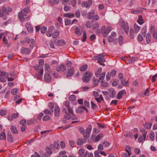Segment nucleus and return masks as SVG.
<instances>
[{
  "label": "nucleus",
  "mask_w": 157,
  "mask_h": 157,
  "mask_svg": "<svg viewBox=\"0 0 157 157\" xmlns=\"http://www.w3.org/2000/svg\"><path fill=\"white\" fill-rule=\"evenodd\" d=\"M109 96L112 98H114L115 97L116 95V92L114 90V89L111 88L109 89Z\"/></svg>",
  "instance_id": "nucleus-14"
},
{
  "label": "nucleus",
  "mask_w": 157,
  "mask_h": 157,
  "mask_svg": "<svg viewBox=\"0 0 157 157\" xmlns=\"http://www.w3.org/2000/svg\"><path fill=\"white\" fill-rule=\"evenodd\" d=\"M140 131L142 133H143L142 135L144 137V139L145 140L146 138L147 132L145 131L144 128H141L140 129Z\"/></svg>",
  "instance_id": "nucleus-23"
},
{
  "label": "nucleus",
  "mask_w": 157,
  "mask_h": 157,
  "mask_svg": "<svg viewBox=\"0 0 157 157\" xmlns=\"http://www.w3.org/2000/svg\"><path fill=\"white\" fill-rule=\"evenodd\" d=\"M53 146L54 147L57 149H59V144L58 142H55L53 144Z\"/></svg>",
  "instance_id": "nucleus-46"
},
{
  "label": "nucleus",
  "mask_w": 157,
  "mask_h": 157,
  "mask_svg": "<svg viewBox=\"0 0 157 157\" xmlns=\"http://www.w3.org/2000/svg\"><path fill=\"white\" fill-rule=\"evenodd\" d=\"M44 113L45 114H49V115H52V113L48 109H46L44 110Z\"/></svg>",
  "instance_id": "nucleus-49"
},
{
  "label": "nucleus",
  "mask_w": 157,
  "mask_h": 157,
  "mask_svg": "<svg viewBox=\"0 0 157 157\" xmlns=\"http://www.w3.org/2000/svg\"><path fill=\"white\" fill-rule=\"evenodd\" d=\"M60 109L58 106H56L54 109V115L56 117H58L59 115Z\"/></svg>",
  "instance_id": "nucleus-17"
},
{
  "label": "nucleus",
  "mask_w": 157,
  "mask_h": 157,
  "mask_svg": "<svg viewBox=\"0 0 157 157\" xmlns=\"http://www.w3.org/2000/svg\"><path fill=\"white\" fill-rule=\"evenodd\" d=\"M114 40V37L111 36H109L108 38V41L110 43L112 42Z\"/></svg>",
  "instance_id": "nucleus-48"
},
{
  "label": "nucleus",
  "mask_w": 157,
  "mask_h": 157,
  "mask_svg": "<svg viewBox=\"0 0 157 157\" xmlns=\"http://www.w3.org/2000/svg\"><path fill=\"white\" fill-rule=\"evenodd\" d=\"M25 26L29 32L31 33L33 31V29L29 23H26L25 24Z\"/></svg>",
  "instance_id": "nucleus-18"
},
{
  "label": "nucleus",
  "mask_w": 157,
  "mask_h": 157,
  "mask_svg": "<svg viewBox=\"0 0 157 157\" xmlns=\"http://www.w3.org/2000/svg\"><path fill=\"white\" fill-rule=\"evenodd\" d=\"M119 23L122 29L124 30L126 34H128L129 31V26L127 22H125L123 19H120Z\"/></svg>",
  "instance_id": "nucleus-1"
},
{
  "label": "nucleus",
  "mask_w": 157,
  "mask_h": 157,
  "mask_svg": "<svg viewBox=\"0 0 157 157\" xmlns=\"http://www.w3.org/2000/svg\"><path fill=\"white\" fill-rule=\"evenodd\" d=\"M75 14L74 13H67L64 14V16L65 17L71 18L74 17Z\"/></svg>",
  "instance_id": "nucleus-22"
},
{
  "label": "nucleus",
  "mask_w": 157,
  "mask_h": 157,
  "mask_svg": "<svg viewBox=\"0 0 157 157\" xmlns=\"http://www.w3.org/2000/svg\"><path fill=\"white\" fill-rule=\"evenodd\" d=\"M83 29L81 26H79L75 29V33L76 35L78 36H80L82 34Z\"/></svg>",
  "instance_id": "nucleus-10"
},
{
  "label": "nucleus",
  "mask_w": 157,
  "mask_h": 157,
  "mask_svg": "<svg viewBox=\"0 0 157 157\" xmlns=\"http://www.w3.org/2000/svg\"><path fill=\"white\" fill-rule=\"evenodd\" d=\"M102 71V68L101 67H99L97 71L95 72V75L96 77H98L100 73Z\"/></svg>",
  "instance_id": "nucleus-34"
},
{
  "label": "nucleus",
  "mask_w": 157,
  "mask_h": 157,
  "mask_svg": "<svg viewBox=\"0 0 157 157\" xmlns=\"http://www.w3.org/2000/svg\"><path fill=\"white\" fill-rule=\"evenodd\" d=\"M76 96L74 95H72L70 96L69 98V100L70 101H73L75 100Z\"/></svg>",
  "instance_id": "nucleus-42"
},
{
  "label": "nucleus",
  "mask_w": 157,
  "mask_h": 157,
  "mask_svg": "<svg viewBox=\"0 0 157 157\" xmlns=\"http://www.w3.org/2000/svg\"><path fill=\"white\" fill-rule=\"evenodd\" d=\"M151 36L150 33H148L146 36V41L147 44H149L151 42Z\"/></svg>",
  "instance_id": "nucleus-28"
},
{
  "label": "nucleus",
  "mask_w": 157,
  "mask_h": 157,
  "mask_svg": "<svg viewBox=\"0 0 157 157\" xmlns=\"http://www.w3.org/2000/svg\"><path fill=\"white\" fill-rule=\"evenodd\" d=\"M143 21V20L141 16L140 15L139 16V19L138 20V22L140 25H142L143 23V22H141Z\"/></svg>",
  "instance_id": "nucleus-44"
},
{
  "label": "nucleus",
  "mask_w": 157,
  "mask_h": 157,
  "mask_svg": "<svg viewBox=\"0 0 157 157\" xmlns=\"http://www.w3.org/2000/svg\"><path fill=\"white\" fill-rule=\"evenodd\" d=\"M6 114V112L4 110H0V115L1 116H5Z\"/></svg>",
  "instance_id": "nucleus-56"
},
{
  "label": "nucleus",
  "mask_w": 157,
  "mask_h": 157,
  "mask_svg": "<svg viewBox=\"0 0 157 157\" xmlns=\"http://www.w3.org/2000/svg\"><path fill=\"white\" fill-rule=\"evenodd\" d=\"M65 24V25L68 26L71 23V21L67 18L64 19Z\"/></svg>",
  "instance_id": "nucleus-43"
},
{
  "label": "nucleus",
  "mask_w": 157,
  "mask_h": 157,
  "mask_svg": "<svg viewBox=\"0 0 157 157\" xmlns=\"http://www.w3.org/2000/svg\"><path fill=\"white\" fill-rule=\"evenodd\" d=\"M77 143L79 145H82L83 144V141L80 138L78 139Z\"/></svg>",
  "instance_id": "nucleus-52"
},
{
  "label": "nucleus",
  "mask_w": 157,
  "mask_h": 157,
  "mask_svg": "<svg viewBox=\"0 0 157 157\" xmlns=\"http://www.w3.org/2000/svg\"><path fill=\"white\" fill-rule=\"evenodd\" d=\"M103 144L104 147H107L109 146L110 145V144L109 143L107 142V141H104V142Z\"/></svg>",
  "instance_id": "nucleus-60"
},
{
  "label": "nucleus",
  "mask_w": 157,
  "mask_h": 157,
  "mask_svg": "<svg viewBox=\"0 0 157 157\" xmlns=\"http://www.w3.org/2000/svg\"><path fill=\"white\" fill-rule=\"evenodd\" d=\"M125 93L126 92L124 90H123L119 91L117 95V98L118 99L121 98L122 95Z\"/></svg>",
  "instance_id": "nucleus-26"
},
{
  "label": "nucleus",
  "mask_w": 157,
  "mask_h": 157,
  "mask_svg": "<svg viewBox=\"0 0 157 157\" xmlns=\"http://www.w3.org/2000/svg\"><path fill=\"white\" fill-rule=\"evenodd\" d=\"M119 42L120 46H122L123 44V37L121 35H120L119 36Z\"/></svg>",
  "instance_id": "nucleus-32"
},
{
  "label": "nucleus",
  "mask_w": 157,
  "mask_h": 157,
  "mask_svg": "<svg viewBox=\"0 0 157 157\" xmlns=\"http://www.w3.org/2000/svg\"><path fill=\"white\" fill-rule=\"evenodd\" d=\"M99 25L98 23H96L94 25H93V30H95L98 29L99 28Z\"/></svg>",
  "instance_id": "nucleus-36"
},
{
  "label": "nucleus",
  "mask_w": 157,
  "mask_h": 157,
  "mask_svg": "<svg viewBox=\"0 0 157 157\" xmlns=\"http://www.w3.org/2000/svg\"><path fill=\"white\" fill-rule=\"evenodd\" d=\"M63 112L65 113V114L64 115V117L67 120L70 119L71 116L67 108H63Z\"/></svg>",
  "instance_id": "nucleus-7"
},
{
  "label": "nucleus",
  "mask_w": 157,
  "mask_h": 157,
  "mask_svg": "<svg viewBox=\"0 0 157 157\" xmlns=\"http://www.w3.org/2000/svg\"><path fill=\"white\" fill-rule=\"evenodd\" d=\"M75 72L74 69L73 67H71L69 70L67 74L66 75V77L68 78L72 76L74 74Z\"/></svg>",
  "instance_id": "nucleus-12"
},
{
  "label": "nucleus",
  "mask_w": 157,
  "mask_h": 157,
  "mask_svg": "<svg viewBox=\"0 0 157 157\" xmlns=\"http://www.w3.org/2000/svg\"><path fill=\"white\" fill-rule=\"evenodd\" d=\"M87 64L84 65L80 68V70L82 71H84L87 70Z\"/></svg>",
  "instance_id": "nucleus-35"
},
{
  "label": "nucleus",
  "mask_w": 157,
  "mask_h": 157,
  "mask_svg": "<svg viewBox=\"0 0 157 157\" xmlns=\"http://www.w3.org/2000/svg\"><path fill=\"white\" fill-rule=\"evenodd\" d=\"M18 91V90L17 89H13L11 91V93L15 95L16 93Z\"/></svg>",
  "instance_id": "nucleus-55"
},
{
  "label": "nucleus",
  "mask_w": 157,
  "mask_h": 157,
  "mask_svg": "<svg viewBox=\"0 0 157 157\" xmlns=\"http://www.w3.org/2000/svg\"><path fill=\"white\" fill-rule=\"evenodd\" d=\"M137 39L139 42H140L143 40V36H141V35L139 34L138 36Z\"/></svg>",
  "instance_id": "nucleus-61"
},
{
  "label": "nucleus",
  "mask_w": 157,
  "mask_h": 157,
  "mask_svg": "<svg viewBox=\"0 0 157 157\" xmlns=\"http://www.w3.org/2000/svg\"><path fill=\"white\" fill-rule=\"evenodd\" d=\"M55 27L53 26H50L48 29V31L52 33L53 31L55 29Z\"/></svg>",
  "instance_id": "nucleus-57"
},
{
  "label": "nucleus",
  "mask_w": 157,
  "mask_h": 157,
  "mask_svg": "<svg viewBox=\"0 0 157 157\" xmlns=\"http://www.w3.org/2000/svg\"><path fill=\"white\" fill-rule=\"evenodd\" d=\"M7 139L8 141L10 142H13V139L11 134H9L8 132L7 135Z\"/></svg>",
  "instance_id": "nucleus-27"
},
{
  "label": "nucleus",
  "mask_w": 157,
  "mask_h": 157,
  "mask_svg": "<svg viewBox=\"0 0 157 157\" xmlns=\"http://www.w3.org/2000/svg\"><path fill=\"white\" fill-rule=\"evenodd\" d=\"M78 130L82 134L84 135L85 134V131L84 128L82 127L79 128Z\"/></svg>",
  "instance_id": "nucleus-53"
},
{
  "label": "nucleus",
  "mask_w": 157,
  "mask_h": 157,
  "mask_svg": "<svg viewBox=\"0 0 157 157\" xmlns=\"http://www.w3.org/2000/svg\"><path fill=\"white\" fill-rule=\"evenodd\" d=\"M59 34V31L58 30H56L53 33H52V37L53 38H56L58 35Z\"/></svg>",
  "instance_id": "nucleus-37"
},
{
  "label": "nucleus",
  "mask_w": 157,
  "mask_h": 157,
  "mask_svg": "<svg viewBox=\"0 0 157 157\" xmlns=\"http://www.w3.org/2000/svg\"><path fill=\"white\" fill-rule=\"evenodd\" d=\"M92 74L91 72L90 71H87L83 77L82 81L85 82H88Z\"/></svg>",
  "instance_id": "nucleus-3"
},
{
  "label": "nucleus",
  "mask_w": 157,
  "mask_h": 157,
  "mask_svg": "<svg viewBox=\"0 0 157 157\" xmlns=\"http://www.w3.org/2000/svg\"><path fill=\"white\" fill-rule=\"evenodd\" d=\"M70 103L68 101H65L64 105L68 109L69 113L71 114L74 115L73 111L72 108L69 105Z\"/></svg>",
  "instance_id": "nucleus-9"
},
{
  "label": "nucleus",
  "mask_w": 157,
  "mask_h": 157,
  "mask_svg": "<svg viewBox=\"0 0 157 157\" xmlns=\"http://www.w3.org/2000/svg\"><path fill=\"white\" fill-rule=\"evenodd\" d=\"M27 14L28 13L25 12L22 13V10L21 12L19 13L18 15L20 20L22 21H24L25 19L24 17L26 16Z\"/></svg>",
  "instance_id": "nucleus-8"
},
{
  "label": "nucleus",
  "mask_w": 157,
  "mask_h": 157,
  "mask_svg": "<svg viewBox=\"0 0 157 157\" xmlns=\"http://www.w3.org/2000/svg\"><path fill=\"white\" fill-rule=\"evenodd\" d=\"M46 151L47 153L48 154L50 155L52 153V150L51 148L48 147L46 148Z\"/></svg>",
  "instance_id": "nucleus-63"
},
{
  "label": "nucleus",
  "mask_w": 157,
  "mask_h": 157,
  "mask_svg": "<svg viewBox=\"0 0 157 157\" xmlns=\"http://www.w3.org/2000/svg\"><path fill=\"white\" fill-rule=\"evenodd\" d=\"M101 86L104 87H107L109 85V83L107 82H104L102 81L101 82Z\"/></svg>",
  "instance_id": "nucleus-38"
},
{
  "label": "nucleus",
  "mask_w": 157,
  "mask_h": 157,
  "mask_svg": "<svg viewBox=\"0 0 157 157\" xmlns=\"http://www.w3.org/2000/svg\"><path fill=\"white\" fill-rule=\"evenodd\" d=\"M43 73V68L40 69L39 72L36 74V76L38 78L41 77Z\"/></svg>",
  "instance_id": "nucleus-24"
},
{
  "label": "nucleus",
  "mask_w": 157,
  "mask_h": 157,
  "mask_svg": "<svg viewBox=\"0 0 157 157\" xmlns=\"http://www.w3.org/2000/svg\"><path fill=\"white\" fill-rule=\"evenodd\" d=\"M22 99L20 98V97L19 95L16 96L14 99V101L17 104H20L22 101Z\"/></svg>",
  "instance_id": "nucleus-21"
},
{
  "label": "nucleus",
  "mask_w": 157,
  "mask_h": 157,
  "mask_svg": "<svg viewBox=\"0 0 157 157\" xmlns=\"http://www.w3.org/2000/svg\"><path fill=\"white\" fill-rule=\"evenodd\" d=\"M83 38L82 39V41L83 42H85L86 39V34L85 31L84 32L83 34Z\"/></svg>",
  "instance_id": "nucleus-51"
},
{
  "label": "nucleus",
  "mask_w": 157,
  "mask_h": 157,
  "mask_svg": "<svg viewBox=\"0 0 157 157\" xmlns=\"http://www.w3.org/2000/svg\"><path fill=\"white\" fill-rule=\"evenodd\" d=\"M2 10L4 13L5 14H8L9 12H11L12 11V9L9 7L6 8L5 6H3L2 8Z\"/></svg>",
  "instance_id": "nucleus-15"
},
{
  "label": "nucleus",
  "mask_w": 157,
  "mask_h": 157,
  "mask_svg": "<svg viewBox=\"0 0 157 157\" xmlns=\"http://www.w3.org/2000/svg\"><path fill=\"white\" fill-rule=\"evenodd\" d=\"M92 129V126L90 124L88 125L86 130V134H90V132Z\"/></svg>",
  "instance_id": "nucleus-25"
},
{
  "label": "nucleus",
  "mask_w": 157,
  "mask_h": 157,
  "mask_svg": "<svg viewBox=\"0 0 157 157\" xmlns=\"http://www.w3.org/2000/svg\"><path fill=\"white\" fill-rule=\"evenodd\" d=\"M94 155H95V157H101V156L99 154V152L97 151H95Z\"/></svg>",
  "instance_id": "nucleus-64"
},
{
  "label": "nucleus",
  "mask_w": 157,
  "mask_h": 157,
  "mask_svg": "<svg viewBox=\"0 0 157 157\" xmlns=\"http://www.w3.org/2000/svg\"><path fill=\"white\" fill-rule=\"evenodd\" d=\"M121 83L124 86H126L127 83L128 82V81H127L126 79L124 78L123 80H121Z\"/></svg>",
  "instance_id": "nucleus-45"
},
{
  "label": "nucleus",
  "mask_w": 157,
  "mask_h": 157,
  "mask_svg": "<svg viewBox=\"0 0 157 157\" xmlns=\"http://www.w3.org/2000/svg\"><path fill=\"white\" fill-rule=\"evenodd\" d=\"M111 30V26H109L106 29L105 26H103L101 29V33L102 34L103 36L104 37H106Z\"/></svg>",
  "instance_id": "nucleus-2"
},
{
  "label": "nucleus",
  "mask_w": 157,
  "mask_h": 157,
  "mask_svg": "<svg viewBox=\"0 0 157 157\" xmlns=\"http://www.w3.org/2000/svg\"><path fill=\"white\" fill-rule=\"evenodd\" d=\"M25 42L28 44H30L29 47L31 48H33L35 46V41L33 39H29L26 38L25 40Z\"/></svg>",
  "instance_id": "nucleus-5"
},
{
  "label": "nucleus",
  "mask_w": 157,
  "mask_h": 157,
  "mask_svg": "<svg viewBox=\"0 0 157 157\" xmlns=\"http://www.w3.org/2000/svg\"><path fill=\"white\" fill-rule=\"evenodd\" d=\"M103 136V135L102 133H100L98 134L97 136H96V138L94 141L95 142H98L100 140L101 138Z\"/></svg>",
  "instance_id": "nucleus-29"
},
{
  "label": "nucleus",
  "mask_w": 157,
  "mask_h": 157,
  "mask_svg": "<svg viewBox=\"0 0 157 157\" xmlns=\"http://www.w3.org/2000/svg\"><path fill=\"white\" fill-rule=\"evenodd\" d=\"M47 27L45 26H43L42 28L40 29V32L42 34H44L45 31L46 30Z\"/></svg>",
  "instance_id": "nucleus-50"
},
{
  "label": "nucleus",
  "mask_w": 157,
  "mask_h": 157,
  "mask_svg": "<svg viewBox=\"0 0 157 157\" xmlns=\"http://www.w3.org/2000/svg\"><path fill=\"white\" fill-rule=\"evenodd\" d=\"M91 107L93 109H95L97 108V105L94 104L93 101H91Z\"/></svg>",
  "instance_id": "nucleus-54"
},
{
  "label": "nucleus",
  "mask_w": 157,
  "mask_h": 157,
  "mask_svg": "<svg viewBox=\"0 0 157 157\" xmlns=\"http://www.w3.org/2000/svg\"><path fill=\"white\" fill-rule=\"evenodd\" d=\"M116 71L113 70L111 71L110 73V74L111 75L112 77H114L116 75Z\"/></svg>",
  "instance_id": "nucleus-59"
},
{
  "label": "nucleus",
  "mask_w": 157,
  "mask_h": 157,
  "mask_svg": "<svg viewBox=\"0 0 157 157\" xmlns=\"http://www.w3.org/2000/svg\"><path fill=\"white\" fill-rule=\"evenodd\" d=\"M44 78L46 81L50 82L52 80V77L48 73H46L44 75Z\"/></svg>",
  "instance_id": "nucleus-16"
},
{
  "label": "nucleus",
  "mask_w": 157,
  "mask_h": 157,
  "mask_svg": "<svg viewBox=\"0 0 157 157\" xmlns=\"http://www.w3.org/2000/svg\"><path fill=\"white\" fill-rule=\"evenodd\" d=\"M99 18V17L97 15H94L93 17L92 18V22H94L95 21L98 20Z\"/></svg>",
  "instance_id": "nucleus-40"
},
{
  "label": "nucleus",
  "mask_w": 157,
  "mask_h": 157,
  "mask_svg": "<svg viewBox=\"0 0 157 157\" xmlns=\"http://www.w3.org/2000/svg\"><path fill=\"white\" fill-rule=\"evenodd\" d=\"M105 72H103L100 75L99 79L100 80L103 79L105 77Z\"/></svg>",
  "instance_id": "nucleus-58"
},
{
  "label": "nucleus",
  "mask_w": 157,
  "mask_h": 157,
  "mask_svg": "<svg viewBox=\"0 0 157 157\" xmlns=\"http://www.w3.org/2000/svg\"><path fill=\"white\" fill-rule=\"evenodd\" d=\"M92 1L90 0L88 1H83L82 3L81 6L83 7H85L87 8H89L91 5Z\"/></svg>",
  "instance_id": "nucleus-6"
},
{
  "label": "nucleus",
  "mask_w": 157,
  "mask_h": 157,
  "mask_svg": "<svg viewBox=\"0 0 157 157\" xmlns=\"http://www.w3.org/2000/svg\"><path fill=\"white\" fill-rule=\"evenodd\" d=\"M92 21H88L86 22V26L87 28H91L93 25V23Z\"/></svg>",
  "instance_id": "nucleus-33"
},
{
  "label": "nucleus",
  "mask_w": 157,
  "mask_h": 157,
  "mask_svg": "<svg viewBox=\"0 0 157 157\" xmlns=\"http://www.w3.org/2000/svg\"><path fill=\"white\" fill-rule=\"evenodd\" d=\"M50 119V117L48 115H45L44 116L42 119L44 121H47Z\"/></svg>",
  "instance_id": "nucleus-47"
},
{
  "label": "nucleus",
  "mask_w": 157,
  "mask_h": 157,
  "mask_svg": "<svg viewBox=\"0 0 157 157\" xmlns=\"http://www.w3.org/2000/svg\"><path fill=\"white\" fill-rule=\"evenodd\" d=\"M57 44L59 46L64 45L66 44L65 41L63 40H59L57 42Z\"/></svg>",
  "instance_id": "nucleus-20"
},
{
  "label": "nucleus",
  "mask_w": 157,
  "mask_h": 157,
  "mask_svg": "<svg viewBox=\"0 0 157 157\" xmlns=\"http://www.w3.org/2000/svg\"><path fill=\"white\" fill-rule=\"evenodd\" d=\"M134 28L136 33H138L140 29V27H139L136 24H134Z\"/></svg>",
  "instance_id": "nucleus-30"
},
{
  "label": "nucleus",
  "mask_w": 157,
  "mask_h": 157,
  "mask_svg": "<svg viewBox=\"0 0 157 157\" xmlns=\"http://www.w3.org/2000/svg\"><path fill=\"white\" fill-rule=\"evenodd\" d=\"M6 137L5 133L3 132H2L0 134V140H6Z\"/></svg>",
  "instance_id": "nucleus-39"
},
{
  "label": "nucleus",
  "mask_w": 157,
  "mask_h": 157,
  "mask_svg": "<svg viewBox=\"0 0 157 157\" xmlns=\"http://www.w3.org/2000/svg\"><path fill=\"white\" fill-rule=\"evenodd\" d=\"M54 106L52 102H50L49 105V109L52 111L54 108Z\"/></svg>",
  "instance_id": "nucleus-62"
},
{
  "label": "nucleus",
  "mask_w": 157,
  "mask_h": 157,
  "mask_svg": "<svg viewBox=\"0 0 157 157\" xmlns=\"http://www.w3.org/2000/svg\"><path fill=\"white\" fill-rule=\"evenodd\" d=\"M94 14V12H90L88 13V18L89 19H91Z\"/></svg>",
  "instance_id": "nucleus-41"
},
{
  "label": "nucleus",
  "mask_w": 157,
  "mask_h": 157,
  "mask_svg": "<svg viewBox=\"0 0 157 157\" xmlns=\"http://www.w3.org/2000/svg\"><path fill=\"white\" fill-rule=\"evenodd\" d=\"M21 52L22 54H29L31 52V50L29 48L22 47L21 48Z\"/></svg>",
  "instance_id": "nucleus-11"
},
{
  "label": "nucleus",
  "mask_w": 157,
  "mask_h": 157,
  "mask_svg": "<svg viewBox=\"0 0 157 157\" xmlns=\"http://www.w3.org/2000/svg\"><path fill=\"white\" fill-rule=\"evenodd\" d=\"M130 37L132 39H133L134 36V30L132 29H131L130 30Z\"/></svg>",
  "instance_id": "nucleus-31"
},
{
  "label": "nucleus",
  "mask_w": 157,
  "mask_h": 157,
  "mask_svg": "<svg viewBox=\"0 0 157 157\" xmlns=\"http://www.w3.org/2000/svg\"><path fill=\"white\" fill-rule=\"evenodd\" d=\"M85 152V150L83 148H80L79 149L78 153L79 155L78 157H87L88 154V152Z\"/></svg>",
  "instance_id": "nucleus-4"
},
{
  "label": "nucleus",
  "mask_w": 157,
  "mask_h": 157,
  "mask_svg": "<svg viewBox=\"0 0 157 157\" xmlns=\"http://www.w3.org/2000/svg\"><path fill=\"white\" fill-rule=\"evenodd\" d=\"M10 130L14 134H17L18 133L17 129L16 127L13 125H12L11 126Z\"/></svg>",
  "instance_id": "nucleus-19"
},
{
  "label": "nucleus",
  "mask_w": 157,
  "mask_h": 157,
  "mask_svg": "<svg viewBox=\"0 0 157 157\" xmlns=\"http://www.w3.org/2000/svg\"><path fill=\"white\" fill-rule=\"evenodd\" d=\"M66 70V66L63 64H61L59 67H56V71H58L64 72Z\"/></svg>",
  "instance_id": "nucleus-13"
}]
</instances>
